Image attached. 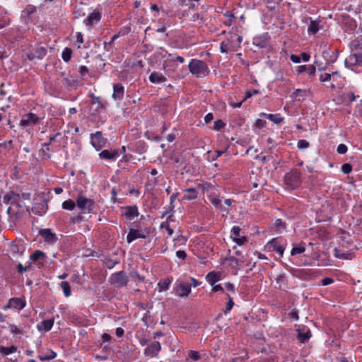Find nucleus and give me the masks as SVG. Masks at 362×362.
<instances>
[{"label": "nucleus", "instance_id": "1", "mask_svg": "<svg viewBox=\"0 0 362 362\" xmlns=\"http://www.w3.org/2000/svg\"><path fill=\"white\" fill-rule=\"evenodd\" d=\"M76 204L82 210H87L88 212H91L95 206V201L92 199H88L84 195L79 194L76 199V202L72 199H68L62 203V209L65 210L71 211L74 209Z\"/></svg>", "mask_w": 362, "mask_h": 362}, {"label": "nucleus", "instance_id": "2", "mask_svg": "<svg viewBox=\"0 0 362 362\" xmlns=\"http://www.w3.org/2000/svg\"><path fill=\"white\" fill-rule=\"evenodd\" d=\"M286 188L288 190H294L299 188L302 184V173L300 170L293 168L286 173L284 177Z\"/></svg>", "mask_w": 362, "mask_h": 362}, {"label": "nucleus", "instance_id": "3", "mask_svg": "<svg viewBox=\"0 0 362 362\" xmlns=\"http://www.w3.org/2000/svg\"><path fill=\"white\" fill-rule=\"evenodd\" d=\"M188 69L189 72L196 77L207 76L209 74V69L207 64L202 60L192 59H191Z\"/></svg>", "mask_w": 362, "mask_h": 362}, {"label": "nucleus", "instance_id": "4", "mask_svg": "<svg viewBox=\"0 0 362 362\" xmlns=\"http://www.w3.org/2000/svg\"><path fill=\"white\" fill-rule=\"evenodd\" d=\"M287 245L286 240L282 237L274 238L269 240L266 247L270 252H277L280 257H282Z\"/></svg>", "mask_w": 362, "mask_h": 362}, {"label": "nucleus", "instance_id": "5", "mask_svg": "<svg viewBox=\"0 0 362 362\" xmlns=\"http://www.w3.org/2000/svg\"><path fill=\"white\" fill-rule=\"evenodd\" d=\"M90 98H91L90 104L97 105L93 112L90 115V121L94 123H98V121L96 119V113L100 112L102 110H105L107 103L106 100H102L100 97L95 96L93 93L90 94Z\"/></svg>", "mask_w": 362, "mask_h": 362}, {"label": "nucleus", "instance_id": "6", "mask_svg": "<svg viewBox=\"0 0 362 362\" xmlns=\"http://www.w3.org/2000/svg\"><path fill=\"white\" fill-rule=\"evenodd\" d=\"M110 283L119 287L126 286L129 282V277L124 271H120L112 274L110 277Z\"/></svg>", "mask_w": 362, "mask_h": 362}, {"label": "nucleus", "instance_id": "7", "mask_svg": "<svg viewBox=\"0 0 362 362\" xmlns=\"http://www.w3.org/2000/svg\"><path fill=\"white\" fill-rule=\"evenodd\" d=\"M41 120V118L37 116L33 112H29L23 115L20 125L23 128L30 127L33 125L38 124Z\"/></svg>", "mask_w": 362, "mask_h": 362}, {"label": "nucleus", "instance_id": "8", "mask_svg": "<svg viewBox=\"0 0 362 362\" xmlns=\"http://www.w3.org/2000/svg\"><path fill=\"white\" fill-rule=\"evenodd\" d=\"M296 339L301 344H305L312 337V332L309 327L304 325H300L296 329Z\"/></svg>", "mask_w": 362, "mask_h": 362}, {"label": "nucleus", "instance_id": "9", "mask_svg": "<svg viewBox=\"0 0 362 362\" xmlns=\"http://www.w3.org/2000/svg\"><path fill=\"white\" fill-rule=\"evenodd\" d=\"M107 142V139L103 136L102 132L98 131L90 134V143L97 151L105 146Z\"/></svg>", "mask_w": 362, "mask_h": 362}, {"label": "nucleus", "instance_id": "10", "mask_svg": "<svg viewBox=\"0 0 362 362\" xmlns=\"http://www.w3.org/2000/svg\"><path fill=\"white\" fill-rule=\"evenodd\" d=\"M344 65L346 67L354 70L355 66L362 65V53L351 52V54L345 59Z\"/></svg>", "mask_w": 362, "mask_h": 362}, {"label": "nucleus", "instance_id": "11", "mask_svg": "<svg viewBox=\"0 0 362 362\" xmlns=\"http://www.w3.org/2000/svg\"><path fill=\"white\" fill-rule=\"evenodd\" d=\"M176 290L180 291L178 293L180 297H187L191 293L192 285L189 283L185 282L181 279H177L175 282Z\"/></svg>", "mask_w": 362, "mask_h": 362}, {"label": "nucleus", "instance_id": "12", "mask_svg": "<svg viewBox=\"0 0 362 362\" xmlns=\"http://www.w3.org/2000/svg\"><path fill=\"white\" fill-rule=\"evenodd\" d=\"M25 246L21 240H14L10 245V252L14 257H19L25 252Z\"/></svg>", "mask_w": 362, "mask_h": 362}, {"label": "nucleus", "instance_id": "13", "mask_svg": "<svg viewBox=\"0 0 362 362\" xmlns=\"http://www.w3.org/2000/svg\"><path fill=\"white\" fill-rule=\"evenodd\" d=\"M46 259V254L44 252L38 250H35L30 257V259L33 262L36 263L39 269H41L44 267L45 261Z\"/></svg>", "mask_w": 362, "mask_h": 362}, {"label": "nucleus", "instance_id": "14", "mask_svg": "<svg viewBox=\"0 0 362 362\" xmlns=\"http://www.w3.org/2000/svg\"><path fill=\"white\" fill-rule=\"evenodd\" d=\"M39 235L42 236L45 243L53 244L57 241V237L49 228L40 229Z\"/></svg>", "mask_w": 362, "mask_h": 362}, {"label": "nucleus", "instance_id": "15", "mask_svg": "<svg viewBox=\"0 0 362 362\" xmlns=\"http://www.w3.org/2000/svg\"><path fill=\"white\" fill-rule=\"evenodd\" d=\"M46 54V48L39 46L35 49L34 52L27 53V58L30 61L34 60L35 59H42Z\"/></svg>", "mask_w": 362, "mask_h": 362}, {"label": "nucleus", "instance_id": "16", "mask_svg": "<svg viewBox=\"0 0 362 362\" xmlns=\"http://www.w3.org/2000/svg\"><path fill=\"white\" fill-rule=\"evenodd\" d=\"M161 350V345L159 341H154L144 349V355L151 357H156Z\"/></svg>", "mask_w": 362, "mask_h": 362}, {"label": "nucleus", "instance_id": "17", "mask_svg": "<svg viewBox=\"0 0 362 362\" xmlns=\"http://www.w3.org/2000/svg\"><path fill=\"white\" fill-rule=\"evenodd\" d=\"M339 50H331L330 49H325L322 52V56L327 64H332L336 62L338 58Z\"/></svg>", "mask_w": 362, "mask_h": 362}, {"label": "nucleus", "instance_id": "18", "mask_svg": "<svg viewBox=\"0 0 362 362\" xmlns=\"http://www.w3.org/2000/svg\"><path fill=\"white\" fill-rule=\"evenodd\" d=\"M117 153L115 148L105 149L99 153V157L102 160L114 161L117 158Z\"/></svg>", "mask_w": 362, "mask_h": 362}, {"label": "nucleus", "instance_id": "19", "mask_svg": "<svg viewBox=\"0 0 362 362\" xmlns=\"http://www.w3.org/2000/svg\"><path fill=\"white\" fill-rule=\"evenodd\" d=\"M124 95V87L120 83H117L113 85V93L112 98L115 100L120 101L123 99Z\"/></svg>", "mask_w": 362, "mask_h": 362}, {"label": "nucleus", "instance_id": "20", "mask_svg": "<svg viewBox=\"0 0 362 362\" xmlns=\"http://www.w3.org/2000/svg\"><path fill=\"white\" fill-rule=\"evenodd\" d=\"M25 306V300L21 298H12L8 300L6 308H13L17 310H22Z\"/></svg>", "mask_w": 362, "mask_h": 362}, {"label": "nucleus", "instance_id": "21", "mask_svg": "<svg viewBox=\"0 0 362 362\" xmlns=\"http://www.w3.org/2000/svg\"><path fill=\"white\" fill-rule=\"evenodd\" d=\"M122 209L125 210L122 216L129 219H132L139 215L138 207L136 205L123 206Z\"/></svg>", "mask_w": 362, "mask_h": 362}, {"label": "nucleus", "instance_id": "22", "mask_svg": "<svg viewBox=\"0 0 362 362\" xmlns=\"http://www.w3.org/2000/svg\"><path fill=\"white\" fill-rule=\"evenodd\" d=\"M269 37L267 33L253 38V45L260 48H265L268 45Z\"/></svg>", "mask_w": 362, "mask_h": 362}, {"label": "nucleus", "instance_id": "23", "mask_svg": "<svg viewBox=\"0 0 362 362\" xmlns=\"http://www.w3.org/2000/svg\"><path fill=\"white\" fill-rule=\"evenodd\" d=\"M36 12L35 6L28 5L24 10L22 11L21 18L24 19V22L28 24L31 21V15Z\"/></svg>", "mask_w": 362, "mask_h": 362}, {"label": "nucleus", "instance_id": "24", "mask_svg": "<svg viewBox=\"0 0 362 362\" xmlns=\"http://www.w3.org/2000/svg\"><path fill=\"white\" fill-rule=\"evenodd\" d=\"M100 19V13L99 11H94L88 16L87 18L84 20L83 23L87 26H91L93 24L98 23Z\"/></svg>", "mask_w": 362, "mask_h": 362}, {"label": "nucleus", "instance_id": "25", "mask_svg": "<svg viewBox=\"0 0 362 362\" xmlns=\"http://www.w3.org/2000/svg\"><path fill=\"white\" fill-rule=\"evenodd\" d=\"M54 321V318L44 320L37 325V328L40 332H48L52 328Z\"/></svg>", "mask_w": 362, "mask_h": 362}, {"label": "nucleus", "instance_id": "26", "mask_svg": "<svg viewBox=\"0 0 362 362\" xmlns=\"http://www.w3.org/2000/svg\"><path fill=\"white\" fill-rule=\"evenodd\" d=\"M146 236L140 233L139 230L131 228L127 236V242L131 243L132 241L137 238H146Z\"/></svg>", "mask_w": 362, "mask_h": 362}, {"label": "nucleus", "instance_id": "27", "mask_svg": "<svg viewBox=\"0 0 362 362\" xmlns=\"http://www.w3.org/2000/svg\"><path fill=\"white\" fill-rule=\"evenodd\" d=\"M221 279V272H216L215 271L209 272L206 276V280L211 286H214L216 282L219 281Z\"/></svg>", "mask_w": 362, "mask_h": 362}, {"label": "nucleus", "instance_id": "28", "mask_svg": "<svg viewBox=\"0 0 362 362\" xmlns=\"http://www.w3.org/2000/svg\"><path fill=\"white\" fill-rule=\"evenodd\" d=\"M308 91L305 89L298 88L291 95L293 100H303L308 96Z\"/></svg>", "mask_w": 362, "mask_h": 362}, {"label": "nucleus", "instance_id": "29", "mask_svg": "<svg viewBox=\"0 0 362 362\" xmlns=\"http://www.w3.org/2000/svg\"><path fill=\"white\" fill-rule=\"evenodd\" d=\"M173 281V277L169 276L164 279H161L157 284L158 292L167 291Z\"/></svg>", "mask_w": 362, "mask_h": 362}, {"label": "nucleus", "instance_id": "30", "mask_svg": "<svg viewBox=\"0 0 362 362\" xmlns=\"http://www.w3.org/2000/svg\"><path fill=\"white\" fill-rule=\"evenodd\" d=\"M304 71H307L310 76H315L316 68L314 65H300L296 67V72L298 74Z\"/></svg>", "mask_w": 362, "mask_h": 362}, {"label": "nucleus", "instance_id": "31", "mask_svg": "<svg viewBox=\"0 0 362 362\" xmlns=\"http://www.w3.org/2000/svg\"><path fill=\"white\" fill-rule=\"evenodd\" d=\"M149 81L152 83H160L165 82L167 78L165 76L156 71L152 72L149 76Z\"/></svg>", "mask_w": 362, "mask_h": 362}, {"label": "nucleus", "instance_id": "32", "mask_svg": "<svg viewBox=\"0 0 362 362\" xmlns=\"http://www.w3.org/2000/svg\"><path fill=\"white\" fill-rule=\"evenodd\" d=\"M185 195L182 197L183 200L191 201L197 198L198 192L195 188L191 187L186 189L185 191Z\"/></svg>", "mask_w": 362, "mask_h": 362}, {"label": "nucleus", "instance_id": "33", "mask_svg": "<svg viewBox=\"0 0 362 362\" xmlns=\"http://www.w3.org/2000/svg\"><path fill=\"white\" fill-rule=\"evenodd\" d=\"M260 116L267 117L268 119L276 124H279L284 121V117H281L280 114H267L262 112Z\"/></svg>", "mask_w": 362, "mask_h": 362}, {"label": "nucleus", "instance_id": "34", "mask_svg": "<svg viewBox=\"0 0 362 362\" xmlns=\"http://www.w3.org/2000/svg\"><path fill=\"white\" fill-rule=\"evenodd\" d=\"M57 356V353L52 349H47L46 352L41 353L38 355V358L43 361H50Z\"/></svg>", "mask_w": 362, "mask_h": 362}, {"label": "nucleus", "instance_id": "35", "mask_svg": "<svg viewBox=\"0 0 362 362\" xmlns=\"http://www.w3.org/2000/svg\"><path fill=\"white\" fill-rule=\"evenodd\" d=\"M174 163L176 164L177 168H180L185 170L187 166V160L185 156L180 155L173 158Z\"/></svg>", "mask_w": 362, "mask_h": 362}, {"label": "nucleus", "instance_id": "36", "mask_svg": "<svg viewBox=\"0 0 362 362\" xmlns=\"http://www.w3.org/2000/svg\"><path fill=\"white\" fill-rule=\"evenodd\" d=\"M63 83L67 88H76L78 86L79 81L72 77H66L63 78Z\"/></svg>", "mask_w": 362, "mask_h": 362}, {"label": "nucleus", "instance_id": "37", "mask_svg": "<svg viewBox=\"0 0 362 362\" xmlns=\"http://www.w3.org/2000/svg\"><path fill=\"white\" fill-rule=\"evenodd\" d=\"M305 251V246L304 243H300L299 244L294 245L291 251V255L295 256L296 255H300L303 253Z\"/></svg>", "mask_w": 362, "mask_h": 362}, {"label": "nucleus", "instance_id": "38", "mask_svg": "<svg viewBox=\"0 0 362 362\" xmlns=\"http://www.w3.org/2000/svg\"><path fill=\"white\" fill-rule=\"evenodd\" d=\"M320 21L310 20L308 28V32L311 34H316L320 29L319 25Z\"/></svg>", "mask_w": 362, "mask_h": 362}, {"label": "nucleus", "instance_id": "39", "mask_svg": "<svg viewBox=\"0 0 362 362\" xmlns=\"http://www.w3.org/2000/svg\"><path fill=\"white\" fill-rule=\"evenodd\" d=\"M272 228L276 232H281L282 230H286V224L281 219L278 218V219L275 220V221H274V223L273 224Z\"/></svg>", "mask_w": 362, "mask_h": 362}, {"label": "nucleus", "instance_id": "40", "mask_svg": "<svg viewBox=\"0 0 362 362\" xmlns=\"http://www.w3.org/2000/svg\"><path fill=\"white\" fill-rule=\"evenodd\" d=\"M334 256L337 258L342 259H351V252H344L341 251L340 249L337 247L334 248Z\"/></svg>", "mask_w": 362, "mask_h": 362}, {"label": "nucleus", "instance_id": "41", "mask_svg": "<svg viewBox=\"0 0 362 362\" xmlns=\"http://www.w3.org/2000/svg\"><path fill=\"white\" fill-rule=\"evenodd\" d=\"M351 52L362 53V42L358 40H354L350 43Z\"/></svg>", "mask_w": 362, "mask_h": 362}, {"label": "nucleus", "instance_id": "42", "mask_svg": "<svg viewBox=\"0 0 362 362\" xmlns=\"http://www.w3.org/2000/svg\"><path fill=\"white\" fill-rule=\"evenodd\" d=\"M17 351V346L15 345H11V346H0V353L4 356H8L11 354H13Z\"/></svg>", "mask_w": 362, "mask_h": 362}, {"label": "nucleus", "instance_id": "43", "mask_svg": "<svg viewBox=\"0 0 362 362\" xmlns=\"http://www.w3.org/2000/svg\"><path fill=\"white\" fill-rule=\"evenodd\" d=\"M7 11L0 6V29L7 24Z\"/></svg>", "mask_w": 362, "mask_h": 362}, {"label": "nucleus", "instance_id": "44", "mask_svg": "<svg viewBox=\"0 0 362 362\" xmlns=\"http://www.w3.org/2000/svg\"><path fill=\"white\" fill-rule=\"evenodd\" d=\"M60 286L62 288L64 295L66 297H69L71 294V286L68 281H62Z\"/></svg>", "mask_w": 362, "mask_h": 362}, {"label": "nucleus", "instance_id": "45", "mask_svg": "<svg viewBox=\"0 0 362 362\" xmlns=\"http://www.w3.org/2000/svg\"><path fill=\"white\" fill-rule=\"evenodd\" d=\"M210 202L216 208L220 210H223V205L221 204V200L212 194L209 196Z\"/></svg>", "mask_w": 362, "mask_h": 362}, {"label": "nucleus", "instance_id": "46", "mask_svg": "<svg viewBox=\"0 0 362 362\" xmlns=\"http://www.w3.org/2000/svg\"><path fill=\"white\" fill-rule=\"evenodd\" d=\"M71 56H72V49L71 48L66 47L63 50L62 54V59L65 62H68L71 60Z\"/></svg>", "mask_w": 362, "mask_h": 362}, {"label": "nucleus", "instance_id": "47", "mask_svg": "<svg viewBox=\"0 0 362 362\" xmlns=\"http://www.w3.org/2000/svg\"><path fill=\"white\" fill-rule=\"evenodd\" d=\"M184 62H185L184 57H182L181 56H176L175 59H170L168 61H164L163 68L165 69L166 67L170 66L171 63L178 62V63L182 64V63H184Z\"/></svg>", "mask_w": 362, "mask_h": 362}, {"label": "nucleus", "instance_id": "48", "mask_svg": "<svg viewBox=\"0 0 362 362\" xmlns=\"http://www.w3.org/2000/svg\"><path fill=\"white\" fill-rule=\"evenodd\" d=\"M230 42L229 40H223L220 45V51L221 53L228 54L230 49Z\"/></svg>", "mask_w": 362, "mask_h": 362}, {"label": "nucleus", "instance_id": "49", "mask_svg": "<svg viewBox=\"0 0 362 362\" xmlns=\"http://www.w3.org/2000/svg\"><path fill=\"white\" fill-rule=\"evenodd\" d=\"M344 101H348L349 103H352L356 100V98H358V95H355L353 92L344 93L342 95Z\"/></svg>", "mask_w": 362, "mask_h": 362}, {"label": "nucleus", "instance_id": "50", "mask_svg": "<svg viewBox=\"0 0 362 362\" xmlns=\"http://www.w3.org/2000/svg\"><path fill=\"white\" fill-rule=\"evenodd\" d=\"M130 27H123L116 34L114 35V38H119L121 36H124L130 33Z\"/></svg>", "mask_w": 362, "mask_h": 362}, {"label": "nucleus", "instance_id": "51", "mask_svg": "<svg viewBox=\"0 0 362 362\" xmlns=\"http://www.w3.org/2000/svg\"><path fill=\"white\" fill-rule=\"evenodd\" d=\"M226 296L228 298V301L227 302L226 308L223 310L225 314L229 313L234 305V302H233V298L228 293H226Z\"/></svg>", "mask_w": 362, "mask_h": 362}, {"label": "nucleus", "instance_id": "52", "mask_svg": "<svg viewBox=\"0 0 362 362\" xmlns=\"http://www.w3.org/2000/svg\"><path fill=\"white\" fill-rule=\"evenodd\" d=\"M188 356L194 361H197L201 358L200 354L198 351L190 350L188 352Z\"/></svg>", "mask_w": 362, "mask_h": 362}, {"label": "nucleus", "instance_id": "53", "mask_svg": "<svg viewBox=\"0 0 362 362\" xmlns=\"http://www.w3.org/2000/svg\"><path fill=\"white\" fill-rule=\"evenodd\" d=\"M136 151L139 153L146 151V143L144 141H139L136 143Z\"/></svg>", "mask_w": 362, "mask_h": 362}, {"label": "nucleus", "instance_id": "54", "mask_svg": "<svg viewBox=\"0 0 362 362\" xmlns=\"http://www.w3.org/2000/svg\"><path fill=\"white\" fill-rule=\"evenodd\" d=\"M225 126L226 123L223 120L217 119L214 122L213 129L216 131H220L221 129L224 128Z\"/></svg>", "mask_w": 362, "mask_h": 362}, {"label": "nucleus", "instance_id": "55", "mask_svg": "<svg viewBox=\"0 0 362 362\" xmlns=\"http://www.w3.org/2000/svg\"><path fill=\"white\" fill-rule=\"evenodd\" d=\"M228 259L230 262V266L232 268L235 269H239V262L240 260L237 259L236 257L231 256L228 258Z\"/></svg>", "mask_w": 362, "mask_h": 362}, {"label": "nucleus", "instance_id": "56", "mask_svg": "<svg viewBox=\"0 0 362 362\" xmlns=\"http://www.w3.org/2000/svg\"><path fill=\"white\" fill-rule=\"evenodd\" d=\"M117 38H114V35L112 37L110 41L109 42H103V48L105 51L107 52H111L112 51L110 50V47L113 46L114 45V42L117 40Z\"/></svg>", "mask_w": 362, "mask_h": 362}, {"label": "nucleus", "instance_id": "57", "mask_svg": "<svg viewBox=\"0 0 362 362\" xmlns=\"http://www.w3.org/2000/svg\"><path fill=\"white\" fill-rule=\"evenodd\" d=\"M11 195H15L13 191H9L4 196V202L6 204H13L12 199H11Z\"/></svg>", "mask_w": 362, "mask_h": 362}, {"label": "nucleus", "instance_id": "58", "mask_svg": "<svg viewBox=\"0 0 362 362\" xmlns=\"http://www.w3.org/2000/svg\"><path fill=\"white\" fill-rule=\"evenodd\" d=\"M310 146V143L305 139H300L298 141L297 147L299 149L307 148Z\"/></svg>", "mask_w": 362, "mask_h": 362}, {"label": "nucleus", "instance_id": "59", "mask_svg": "<svg viewBox=\"0 0 362 362\" xmlns=\"http://www.w3.org/2000/svg\"><path fill=\"white\" fill-rule=\"evenodd\" d=\"M178 195H179V193L178 192H175V193H173L170 196V206H169L170 211H173L174 208H175V205H174L173 203H174L175 200L177 199V197H178Z\"/></svg>", "mask_w": 362, "mask_h": 362}, {"label": "nucleus", "instance_id": "60", "mask_svg": "<svg viewBox=\"0 0 362 362\" xmlns=\"http://www.w3.org/2000/svg\"><path fill=\"white\" fill-rule=\"evenodd\" d=\"M341 172L344 174H349L352 171V165L350 163H344L341 165Z\"/></svg>", "mask_w": 362, "mask_h": 362}, {"label": "nucleus", "instance_id": "61", "mask_svg": "<svg viewBox=\"0 0 362 362\" xmlns=\"http://www.w3.org/2000/svg\"><path fill=\"white\" fill-rule=\"evenodd\" d=\"M240 228L239 226H235L231 229V238L233 239L235 238L236 237L240 236Z\"/></svg>", "mask_w": 362, "mask_h": 362}, {"label": "nucleus", "instance_id": "62", "mask_svg": "<svg viewBox=\"0 0 362 362\" xmlns=\"http://www.w3.org/2000/svg\"><path fill=\"white\" fill-rule=\"evenodd\" d=\"M258 93H259V90L257 89H253L252 91L247 90L245 92V95L244 98L243 99V101H245L248 98H251L253 95L258 94Z\"/></svg>", "mask_w": 362, "mask_h": 362}, {"label": "nucleus", "instance_id": "63", "mask_svg": "<svg viewBox=\"0 0 362 362\" xmlns=\"http://www.w3.org/2000/svg\"><path fill=\"white\" fill-rule=\"evenodd\" d=\"M347 150V146L344 144H339L337 148V151L339 154H344L346 153Z\"/></svg>", "mask_w": 362, "mask_h": 362}, {"label": "nucleus", "instance_id": "64", "mask_svg": "<svg viewBox=\"0 0 362 362\" xmlns=\"http://www.w3.org/2000/svg\"><path fill=\"white\" fill-rule=\"evenodd\" d=\"M332 78V74L329 73H325L320 75V81L321 82L329 81Z\"/></svg>", "mask_w": 362, "mask_h": 362}]
</instances>
